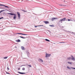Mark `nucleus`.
I'll return each mask as SVG.
<instances>
[{
	"label": "nucleus",
	"mask_w": 75,
	"mask_h": 75,
	"mask_svg": "<svg viewBox=\"0 0 75 75\" xmlns=\"http://www.w3.org/2000/svg\"><path fill=\"white\" fill-rule=\"evenodd\" d=\"M67 68H68V69H71V68H70V67L67 66Z\"/></svg>",
	"instance_id": "18"
},
{
	"label": "nucleus",
	"mask_w": 75,
	"mask_h": 75,
	"mask_svg": "<svg viewBox=\"0 0 75 75\" xmlns=\"http://www.w3.org/2000/svg\"><path fill=\"white\" fill-rule=\"evenodd\" d=\"M66 19V18H64L62 19L60 21H65V20Z\"/></svg>",
	"instance_id": "2"
},
{
	"label": "nucleus",
	"mask_w": 75,
	"mask_h": 75,
	"mask_svg": "<svg viewBox=\"0 0 75 75\" xmlns=\"http://www.w3.org/2000/svg\"><path fill=\"white\" fill-rule=\"evenodd\" d=\"M68 21H72V20H70V19H68Z\"/></svg>",
	"instance_id": "32"
},
{
	"label": "nucleus",
	"mask_w": 75,
	"mask_h": 75,
	"mask_svg": "<svg viewBox=\"0 0 75 75\" xmlns=\"http://www.w3.org/2000/svg\"><path fill=\"white\" fill-rule=\"evenodd\" d=\"M61 23H62V22H61Z\"/></svg>",
	"instance_id": "40"
},
{
	"label": "nucleus",
	"mask_w": 75,
	"mask_h": 75,
	"mask_svg": "<svg viewBox=\"0 0 75 75\" xmlns=\"http://www.w3.org/2000/svg\"><path fill=\"white\" fill-rule=\"evenodd\" d=\"M6 74H9V75H10V74L8 72H6Z\"/></svg>",
	"instance_id": "29"
},
{
	"label": "nucleus",
	"mask_w": 75,
	"mask_h": 75,
	"mask_svg": "<svg viewBox=\"0 0 75 75\" xmlns=\"http://www.w3.org/2000/svg\"><path fill=\"white\" fill-rule=\"evenodd\" d=\"M8 14H10V15H11V16H16V14L14 13H8Z\"/></svg>",
	"instance_id": "3"
},
{
	"label": "nucleus",
	"mask_w": 75,
	"mask_h": 75,
	"mask_svg": "<svg viewBox=\"0 0 75 75\" xmlns=\"http://www.w3.org/2000/svg\"><path fill=\"white\" fill-rule=\"evenodd\" d=\"M4 11V10H1V12H3V11Z\"/></svg>",
	"instance_id": "33"
},
{
	"label": "nucleus",
	"mask_w": 75,
	"mask_h": 75,
	"mask_svg": "<svg viewBox=\"0 0 75 75\" xmlns=\"http://www.w3.org/2000/svg\"><path fill=\"white\" fill-rule=\"evenodd\" d=\"M39 60L40 61H41V62H43V61L42 59H40Z\"/></svg>",
	"instance_id": "22"
},
{
	"label": "nucleus",
	"mask_w": 75,
	"mask_h": 75,
	"mask_svg": "<svg viewBox=\"0 0 75 75\" xmlns=\"http://www.w3.org/2000/svg\"><path fill=\"white\" fill-rule=\"evenodd\" d=\"M59 43H65L64 42H59Z\"/></svg>",
	"instance_id": "31"
},
{
	"label": "nucleus",
	"mask_w": 75,
	"mask_h": 75,
	"mask_svg": "<svg viewBox=\"0 0 75 75\" xmlns=\"http://www.w3.org/2000/svg\"><path fill=\"white\" fill-rule=\"evenodd\" d=\"M67 63H68V64H72V63H71V62H67Z\"/></svg>",
	"instance_id": "23"
},
{
	"label": "nucleus",
	"mask_w": 75,
	"mask_h": 75,
	"mask_svg": "<svg viewBox=\"0 0 75 75\" xmlns=\"http://www.w3.org/2000/svg\"><path fill=\"white\" fill-rule=\"evenodd\" d=\"M72 33H74L73 32H72Z\"/></svg>",
	"instance_id": "38"
},
{
	"label": "nucleus",
	"mask_w": 75,
	"mask_h": 75,
	"mask_svg": "<svg viewBox=\"0 0 75 75\" xmlns=\"http://www.w3.org/2000/svg\"><path fill=\"white\" fill-rule=\"evenodd\" d=\"M51 55V54H47V53H46V56L45 57L47 58V57H48L50 56Z\"/></svg>",
	"instance_id": "1"
},
{
	"label": "nucleus",
	"mask_w": 75,
	"mask_h": 75,
	"mask_svg": "<svg viewBox=\"0 0 75 75\" xmlns=\"http://www.w3.org/2000/svg\"><path fill=\"white\" fill-rule=\"evenodd\" d=\"M16 48H17V47H16Z\"/></svg>",
	"instance_id": "41"
},
{
	"label": "nucleus",
	"mask_w": 75,
	"mask_h": 75,
	"mask_svg": "<svg viewBox=\"0 0 75 75\" xmlns=\"http://www.w3.org/2000/svg\"><path fill=\"white\" fill-rule=\"evenodd\" d=\"M7 69H8V70H9L10 69L9 68H8V67H7Z\"/></svg>",
	"instance_id": "30"
},
{
	"label": "nucleus",
	"mask_w": 75,
	"mask_h": 75,
	"mask_svg": "<svg viewBox=\"0 0 75 75\" xmlns=\"http://www.w3.org/2000/svg\"><path fill=\"white\" fill-rule=\"evenodd\" d=\"M55 19H57V18H52V21H54V20H55Z\"/></svg>",
	"instance_id": "8"
},
{
	"label": "nucleus",
	"mask_w": 75,
	"mask_h": 75,
	"mask_svg": "<svg viewBox=\"0 0 75 75\" xmlns=\"http://www.w3.org/2000/svg\"><path fill=\"white\" fill-rule=\"evenodd\" d=\"M16 15L15 14V15H14L13 16V19L14 20H16Z\"/></svg>",
	"instance_id": "10"
},
{
	"label": "nucleus",
	"mask_w": 75,
	"mask_h": 75,
	"mask_svg": "<svg viewBox=\"0 0 75 75\" xmlns=\"http://www.w3.org/2000/svg\"><path fill=\"white\" fill-rule=\"evenodd\" d=\"M18 70H20V68H18Z\"/></svg>",
	"instance_id": "34"
},
{
	"label": "nucleus",
	"mask_w": 75,
	"mask_h": 75,
	"mask_svg": "<svg viewBox=\"0 0 75 75\" xmlns=\"http://www.w3.org/2000/svg\"><path fill=\"white\" fill-rule=\"evenodd\" d=\"M1 13V11H0V13Z\"/></svg>",
	"instance_id": "36"
},
{
	"label": "nucleus",
	"mask_w": 75,
	"mask_h": 75,
	"mask_svg": "<svg viewBox=\"0 0 75 75\" xmlns=\"http://www.w3.org/2000/svg\"><path fill=\"white\" fill-rule=\"evenodd\" d=\"M22 70H23V71H24V70H25V68H23L22 69Z\"/></svg>",
	"instance_id": "25"
},
{
	"label": "nucleus",
	"mask_w": 75,
	"mask_h": 75,
	"mask_svg": "<svg viewBox=\"0 0 75 75\" xmlns=\"http://www.w3.org/2000/svg\"><path fill=\"white\" fill-rule=\"evenodd\" d=\"M23 66H25V65H23Z\"/></svg>",
	"instance_id": "39"
},
{
	"label": "nucleus",
	"mask_w": 75,
	"mask_h": 75,
	"mask_svg": "<svg viewBox=\"0 0 75 75\" xmlns=\"http://www.w3.org/2000/svg\"><path fill=\"white\" fill-rule=\"evenodd\" d=\"M35 27H37V26H35Z\"/></svg>",
	"instance_id": "37"
},
{
	"label": "nucleus",
	"mask_w": 75,
	"mask_h": 75,
	"mask_svg": "<svg viewBox=\"0 0 75 75\" xmlns=\"http://www.w3.org/2000/svg\"><path fill=\"white\" fill-rule=\"evenodd\" d=\"M50 27H54V25H50Z\"/></svg>",
	"instance_id": "16"
},
{
	"label": "nucleus",
	"mask_w": 75,
	"mask_h": 75,
	"mask_svg": "<svg viewBox=\"0 0 75 75\" xmlns=\"http://www.w3.org/2000/svg\"><path fill=\"white\" fill-rule=\"evenodd\" d=\"M3 17H2L0 18V20H1V19H3Z\"/></svg>",
	"instance_id": "28"
},
{
	"label": "nucleus",
	"mask_w": 75,
	"mask_h": 75,
	"mask_svg": "<svg viewBox=\"0 0 75 75\" xmlns=\"http://www.w3.org/2000/svg\"><path fill=\"white\" fill-rule=\"evenodd\" d=\"M44 26V25H40V26Z\"/></svg>",
	"instance_id": "35"
},
{
	"label": "nucleus",
	"mask_w": 75,
	"mask_h": 75,
	"mask_svg": "<svg viewBox=\"0 0 75 75\" xmlns=\"http://www.w3.org/2000/svg\"><path fill=\"white\" fill-rule=\"evenodd\" d=\"M23 11H24V12H27V11H24V10H23Z\"/></svg>",
	"instance_id": "27"
},
{
	"label": "nucleus",
	"mask_w": 75,
	"mask_h": 75,
	"mask_svg": "<svg viewBox=\"0 0 75 75\" xmlns=\"http://www.w3.org/2000/svg\"><path fill=\"white\" fill-rule=\"evenodd\" d=\"M71 69H75V68H73V67H71Z\"/></svg>",
	"instance_id": "26"
},
{
	"label": "nucleus",
	"mask_w": 75,
	"mask_h": 75,
	"mask_svg": "<svg viewBox=\"0 0 75 75\" xmlns=\"http://www.w3.org/2000/svg\"><path fill=\"white\" fill-rule=\"evenodd\" d=\"M21 48L23 50H25V48H24V47L23 46L21 47Z\"/></svg>",
	"instance_id": "11"
},
{
	"label": "nucleus",
	"mask_w": 75,
	"mask_h": 75,
	"mask_svg": "<svg viewBox=\"0 0 75 75\" xmlns=\"http://www.w3.org/2000/svg\"><path fill=\"white\" fill-rule=\"evenodd\" d=\"M0 6H4L5 7H7V8H8V7H9L8 6H5L4 5H2V4H0Z\"/></svg>",
	"instance_id": "7"
},
{
	"label": "nucleus",
	"mask_w": 75,
	"mask_h": 75,
	"mask_svg": "<svg viewBox=\"0 0 75 75\" xmlns=\"http://www.w3.org/2000/svg\"><path fill=\"white\" fill-rule=\"evenodd\" d=\"M28 65L30 67H31V65Z\"/></svg>",
	"instance_id": "24"
},
{
	"label": "nucleus",
	"mask_w": 75,
	"mask_h": 75,
	"mask_svg": "<svg viewBox=\"0 0 75 75\" xmlns=\"http://www.w3.org/2000/svg\"><path fill=\"white\" fill-rule=\"evenodd\" d=\"M44 23H45L46 24H48L50 22L48 21H43Z\"/></svg>",
	"instance_id": "4"
},
{
	"label": "nucleus",
	"mask_w": 75,
	"mask_h": 75,
	"mask_svg": "<svg viewBox=\"0 0 75 75\" xmlns=\"http://www.w3.org/2000/svg\"><path fill=\"white\" fill-rule=\"evenodd\" d=\"M60 6H62V7H65V6H67L66 5H60Z\"/></svg>",
	"instance_id": "15"
},
{
	"label": "nucleus",
	"mask_w": 75,
	"mask_h": 75,
	"mask_svg": "<svg viewBox=\"0 0 75 75\" xmlns=\"http://www.w3.org/2000/svg\"><path fill=\"white\" fill-rule=\"evenodd\" d=\"M18 73H19V74H25V73H21L20 72H18Z\"/></svg>",
	"instance_id": "12"
},
{
	"label": "nucleus",
	"mask_w": 75,
	"mask_h": 75,
	"mask_svg": "<svg viewBox=\"0 0 75 75\" xmlns=\"http://www.w3.org/2000/svg\"><path fill=\"white\" fill-rule=\"evenodd\" d=\"M71 59L72 60H73V61H75V59L74 57H73V56H71Z\"/></svg>",
	"instance_id": "9"
},
{
	"label": "nucleus",
	"mask_w": 75,
	"mask_h": 75,
	"mask_svg": "<svg viewBox=\"0 0 75 75\" xmlns=\"http://www.w3.org/2000/svg\"><path fill=\"white\" fill-rule=\"evenodd\" d=\"M7 58H8V57H5L4 58V59H7Z\"/></svg>",
	"instance_id": "20"
},
{
	"label": "nucleus",
	"mask_w": 75,
	"mask_h": 75,
	"mask_svg": "<svg viewBox=\"0 0 75 75\" xmlns=\"http://www.w3.org/2000/svg\"><path fill=\"white\" fill-rule=\"evenodd\" d=\"M45 41H48V42H50V40H48L47 39H45Z\"/></svg>",
	"instance_id": "14"
},
{
	"label": "nucleus",
	"mask_w": 75,
	"mask_h": 75,
	"mask_svg": "<svg viewBox=\"0 0 75 75\" xmlns=\"http://www.w3.org/2000/svg\"><path fill=\"white\" fill-rule=\"evenodd\" d=\"M66 1L67 2V1H66V0H63V2H66Z\"/></svg>",
	"instance_id": "21"
},
{
	"label": "nucleus",
	"mask_w": 75,
	"mask_h": 75,
	"mask_svg": "<svg viewBox=\"0 0 75 75\" xmlns=\"http://www.w3.org/2000/svg\"><path fill=\"white\" fill-rule=\"evenodd\" d=\"M16 42H20V40L19 39H18V40H16Z\"/></svg>",
	"instance_id": "13"
},
{
	"label": "nucleus",
	"mask_w": 75,
	"mask_h": 75,
	"mask_svg": "<svg viewBox=\"0 0 75 75\" xmlns=\"http://www.w3.org/2000/svg\"><path fill=\"white\" fill-rule=\"evenodd\" d=\"M17 13L18 14V17L19 18V17H20V13H19L18 12H17Z\"/></svg>",
	"instance_id": "6"
},
{
	"label": "nucleus",
	"mask_w": 75,
	"mask_h": 75,
	"mask_svg": "<svg viewBox=\"0 0 75 75\" xmlns=\"http://www.w3.org/2000/svg\"><path fill=\"white\" fill-rule=\"evenodd\" d=\"M20 37L21 38H23V39H25V38H24V37H23L21 36H20Z\"/></svg>",
	"instance_id": "19"
},
{
	"label": "nucleus",
	"mask_w": 75,
	"mask_h": 75,
	"mask_svg": "<svg viewBox=\"0 0 75 75\" xmlns=\"http://www.w3.org/2000/svg\"><path fill=\"white\" fill-rule=\"evenodd\" d=\"M16 34H21V35H27V34H23L22 33H16Z\"/></svg>",
	"instance_id": "5"
},
{
	"label": "nucleus",
	"mask_w": 75,
	"mask_h": 75,
	"mask_svg": "<svg viewBox=\"0 0 75 75\" xmlns=\"http://www.w3.org/2000/svg\"><path fill=\"white\" fill-rule=\"evenodd\" d=\"M71 59V57H69L67 58V59L68 60H69V59Z\"/></svg>",
	"instance_id": "17"
},
{
	"label": "nucleus",
	"mask_w": 75,
	"mask_h": 75,
	"mask_svg": "<svg viewBox=\"0 0 75 75\" xmlns=\"http://www.w3.org/2000/svg\"><path fill=\"white\" fill-rule=\"evenodd\" d=\"M74 21H75V20H74Z\"/></svg>",
	"instance_id": "42"
}]
</instances>
